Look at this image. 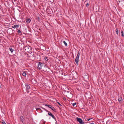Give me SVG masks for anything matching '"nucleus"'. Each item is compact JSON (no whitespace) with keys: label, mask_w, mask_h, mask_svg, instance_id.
<instances>
[{"label":"nucleus","mask_w":124,"mask_h":124,"mask_svg":"<svg viewBox=\"0 0 124 124\" xmlns=\"http://www.w3.org/2000/svg\"><path fill=\"white\" fill-rule=\"evenodd\" d=\"M31 48L28 45L24 47V52L25 53H29L31 51Z\"/></svg>","instance_id":"obj_1"},{"label":"nucleus","mask_w":124,"mask_h":124,"mask_svg":"<svg viewBox=\"0 0 124 124\" xmlns=\"http://www.w3.org/2000/svg\"><path fill=\"white\" fill-rule=\"evenodd\" d=\"M118 5L121 6L123 7L124 5V0H116Z\"/></svg>","instance_id":"obj_2"},{"label":"nucleus","mask_w":124,"mask_h":124,"mask_svg":"<svg viewBox=\"0 0 124 124\" xmlns=\"http://www.w3.org/2000/svg\"><path fill=\"white\" fill-rule=\"evenodd\" d=\"M25 86L26 89V91L27 93H28L29 92V91L30 89V87L29 84H26L25 83Z\"/></svg>","instance_id":"obj_3"},{"label":"nucleus","mask_w":124,"mask_h":124,"mask_svg":"<svg viewBox=\"0 0 124 124\" xmlns=\"http://www.w3.org/2000/svg\"><path fill=\"white\" fill-rule=\"evenodd\" d=\"M29 57L28 56V54L27 53H24V61H26L28 60L29 59Z\"/></svg>","instance_id":"obj_4"},{"label":"nucleus","mask_w":124,"mask_h":124,"mask_svg":"<svg viewBox=\"0 0 124 124\" xmlns=\"http://www.w3.org/2000/svg\"><path fill=\"white\" fill-rule=\"evenodd\" d=\"M66 94V96L69 99L72 98V94L71 93V92L70 93H65Z\"/></svg>","instance_id":"obj_5"},{"label":"nucleus","mask_w":124,"mask_h":124,"mask_svg":"<svg viewBox=\"0 0 124 124\" xmlns=\"http://www.w3.org/2000/svg\"><path fill=\"white\" fill-rule=\"evenodd\" d=\"M38 64L37 68L39 69L40 70L42 68V66L43 65V63L40 62H39Z\"/></svg>","instance_id":"obj_6"},{"label":"nucleus","mask_w":124,"mask_h":124,"mask_svg":"<svg viewBox=\"0 0 124 124\" xmlns=\"http://www.w3.org/2000/svg\"><path fill=\"white\" fill-rule=\"evenodd\" d=\"M28 78V75L24 71V79L25 78L27 81H28L29 80Z\"/></svg>","instance_id":"obj_7"},{"label":"nucleus","mask_w":124,"mask_h":124,"mask_svg":"<svg viewBox=\"0 0 124 124\" xmlns=\"http://www.w3.org/2000/svg\"><path fill=\"white\" fill-rule=\"evenodd\" d=\"M76 120L78 122H79V123L81 122H82V121H83L81 118H79L78 117L76 118Z\"/></svg>","instance_id":"obj_8"},{"label":"nucleus","mask_w":124,"mask_h":124,"mask_svg":"<svg viewBox=\"0 0 124 124\" xmlns=\"http://www.w3.org/2000/svg\"><path fill=\"white\" fill-rule=\"evenodd\" d=\"M48 114L49 115L51 116L54 119H55V117L53 115H52V113H51V112H49L48 113Z\"/></svg>","instance_id":"obj_9"},{"label":"nucleus","mask_w":124,"mask_h":124,"mask_svg":"<svg viewBox=\"0 0 124 124\" xmlns=\"http://www.w3.org/2000/svg\"><path fill=\"white\" fill-rule=\"evenodd\" d=\"M118 100L119 102L121 103H122L123 100L122 98L120 97H119L118 99Z\"/></svg>","instance_id":"obj_10"},{"label":"nucleus","mask_w":124,"mask_h":124,"mask_svg":"<svg viewBox=\"0 0 124 124\" xmlns=\"http://www.w3.org/2000/svg\"><path fill=\"white\" fill-rule=\"evenodd\" d=\"M79 59V58L76 57V59H75V61L77 65L78 64Z\"/></svg>","instance_id":"obj_11"},{"label":"nucleus","mask_w":124,"mask_h":124,"mask_svg":"<svg viewBox=\"0 0 124 124\" xmlns=\"http://www.w3.org/2000/svg\"><path fill=\"white\" fill-rule=\"evenodd\" d=\"M19 26V25L17 24H15L12 26V27L14 29L16 28H18Z\"/></svg>","instance_id":"obj_12"},{"label":"nucleus","mask_w":124,"mask_h":124,"mask_svg":"<svg viewBox=\"0 0 124 124\" xmlns=\"http://www.w3.org/2000/svg\"><path fill=\"white\" fill-rule=\"evenodd\" d=\"M50 108L51 109H52L54 111L56 110V109L55 108H54L51 105V106L50 107Z\"/></svg>","instance_id":"obj_13"},{"label":"nucleus","mask_w":124,"mask_h":124,"mask_svg":"<svg viewBox=\"0 0 124 124\" xmlns=\"http://www.w3.org/2000/svg\"><path fill=\"white\" fill-rule=\"evenodd\" d=\"M31 21V20H30V18H29V19H27V20L26 21V22L27 23H30Z\"/></svg>","instance_id":"obj_14"},{"label":"nucleus","mask_w":124,"mask_h":124,"mask_svg":"<svg viewBox=\"0 0 124 124\" xmlns=\"http://www.w3.org/2000/svg\"><path fill=\"white\" fill-rule=\"evenodd\" d=\"M80 53L79 51H78V54L77 56L76 57V58H79L80 55Z\"/></svg>","instance_id":"obj_15"},{"label":"nucleus","mask_w":124,"mask_h":124,"mask_svg":"<svg viewBox=\"0 0 124 124\" xmlns=\"http://www.w3.org/2000/svg\"><path fill=\"white\" fill-rule=\"evenodd\" d=\"M23 117L22 116H21L20 117V120L22 123L23 122Z\"/></svg>","instance_id":"obj_16"},{"label":"nucleus","mask_w":124,"mask_h":124,"mask_svg":"<svg viewBox=\"0 0 124 124\" xmlns=\"http://www.w3.org/2000/svg\"><path fill=\"white\" fill-rule=\"evenodd\" d=\"M9 49L10 51L11 52V53H12L13 52V51L14 50V49H12L11 48H9Z\"/></svg>","instance_id":"obj_17"},{"label":"nucleus","mask_w":124,"mask_h":124,"mask_svg":"<svg viewBox=\"0 0 124 124\" xmlns=\"http://www.w3.org/2000/svg\"><path fill=\"white\" fill-rule=\"evenodd\" d=\"M116 34H117V35H118V29H116Z\"/></svg>","instance_id":"obj_18"},{"label":"nucleus","mask_w":124,"mask_h":124,"mask_svg":"<svg viewBox=\"0 0 124 124\" xmlns=\"http://www.w3.org/2000/svg\"><path fill=\"white\" fill-rule=\"evenodd\" d=\"M63 42L64 44H65V46H67V43L65 41H63Z\"/></svg>","instance_id":"obj_19"},{"label":"nucleus","mask_w":124,"mask_h":124,"mask_svg":"<svg viewBox=\"0 0 124 124\" xmlns=\"http://www.w3.org/2000/svg\"><path fill=\"white\" fill-rule=\"evenodd\" d=\"M45 106H47L48 107H49V108H50V107L51 106V105H48L47 104H45Z\"/></svg>","instance_id":"obj_20"},{"label":"nucleus","mask_w":124,"mask_h":124,"mask_svg":"<svg viewBox=\"0 0 124 124\" xmlns=\"http://www.w3.org/2000/svg\"><path fill=\"white\" fill-rule=\"evenodd\" d=\"M121 36L122 37H124V35L123 31H121Z\"/></svg>","instance_id":"obj_21"},{"label":"nucleus","mask_w":124,"mask_h":124,"mask_svg":"<svg viewBox=\"0 0 124 124\" xmlns=\"http://www.w3.org/2000/svg\"><path fill=\"white\" fill-rule=\"evenodd\" d=\"M41 108H43V109L45 110V111H46L47 112H49V111H48L45 108H42V107H41Z\"/></svg>","instance_id":"obj_22"},{"label":"nucleus","mask_w":124,"mask_h":124,"mask_svg":"<svg viewBox=\"0 0 124 124\" xmlns=\"http://www.w3.org/2000/svg\"><path fill=\"white\" fill-rule=\"evenodd\" d=\"M44 59L45 60H46V61H47L48 60V58H47V57L46 56H45V57Z\"/></svg>","instance_id":"obj_23"},{"label":"nucleus","mask_w":124,"mask_h":124,"mask_svg":"<svg viewBox=\"0 0 124 124\" xmlns=\"http://www.w3.org/2000/svg\"><path fill=\"white\" fill-rule=\"evenodd\" d=\"M36 110L37 111H38L39 110H41V109L39 108H36Z\"/></svg>","instance_id":"obj_24"},{"label":"nucleus","mask_w":124,"mask_h":124,"mask_svg":"<svg viewBox=\"0 0 124 124\" xmlns=\"http://www.w3.org/2000/svg\"><path fill=\"white\" fill-rule=\"evenodd\" d=\"M1 123H2L3 124H6L5 122L3 120L2 121V122H1Z\"/></svg>","instance_id":"obj_25"},{"label":"nucleus","mask_w":124,"mask_h":124,"mask_svg":"<svg viewBox=\"0 0 124 124\" xmlns=\"http://www.w3.org/2000/svg\"><path fill=\"white\" fill-rule=\"evenodd\" d=\"M89 5V4H88V3H87L86 4V7H88Z\"/></svg>","instance_id":"obj_26"},{"label":"nucleus","mask_w":124,"mask_h":124,"mask_svg":"<svg viewBox=\"0 0 124 124\" xmlns=\"http://www.w3.org/2000/svg\"><path fill=\"white\" fill-rule=\"evenodd\" d=\"M65 93H70V92H71L69 91H65Z\"/></svg>","instance_id":"obj_27"},{"label":"nucleus","mask_w":124,"mask_h":124,"mask_svg":"<svg viewBox=\"0 0 124 124\" xmlns=\"http://www.w3.org/2000/svg\"><path fill=\"white\" fill-rule=\"evenodd\" d=\"M76 103H73L72 104V106L74 107L76 104Z\"/></svg>","instance_id":"obj_28"},{"label":"nucleus","mask_w":124,"mask_h":124,"mask_svg":"<svg viewBox=\"0 0 124 124\" xmlns=\"http://www.w3.org/2000/svg\"><path fill=\"white\" fill-rule=\"evenodd\" d=\"M84 122L83 121H82V122H81L79 123L80 124H84Z\"/></svg>","instance_id":"obj_29"},{"label":"nucleus","mask_w":124,"mask_h":124,"mask_svg":"<svg viewBox=\"0 0 124 124\" xmlns=\"http://www.w3.org/2000/svg\"><path fill=\"white\" fill-rule=\"evenodd\" d=\"M17 32L18 33H20L21 32V31H20V30H19Z\"/></svg>","instance_id":"obj_30"},{"label":"nucleus","mask_w":124,"mask_h":124,"mask_svg":"<svg viewBox=\"0 0 124 124\" xmlns=\"http://www.w3.org/2000/svg\"><path fill=\"white\" fill-rule=\"evenodd\" d=\"M90 119H89H89H87V121H89V120Z\"/></svg>","instance_id":"obj_31"},{"label":"nucleus","mask_w":124,"mask_h":124,"mask_svg":"<svg viewBox=\"0 0 124 124\" xmlns=\"http://www.w3.org/2000/svg\"><path fill=\"white\" fill-rule=\"evenodd\" d=\"M41 111L40 112V113H42V110L41 109L40 110Z\"/></svg>","instance_id":"obj_32"},{"label":"nucleus","mask_w":124,"mask_h":124,"mask_svg":"<svg viewBox=\"0 0 124 124\" xmlns=\"http://www.w3.org/2000/svg\"><path fill=\"white\" fill-rule=\"evenodd\" d=\"M58 103L60 105H61L59 103V102H58Z\"/></svg>","instance_id":"obj_33"},{"label":"nucleus","mask_w":124,"mask_h":124,"mask_svg":"<svg viewBox=\"0 0 124 124\" xmlns=\"http://www.w3.org/2000/svg\"><path fill=\"white\" fill-rule=\"evenodd\" d=\"M23 72L22 73V75H23Z\"/></svg>","instance_id":"obj_34"},{"label":"nucleus","mask_w":124,"mask_h":124,"mask_svg":"<svg viewBox=\"0 0 124 124\" xmlns=\"http://www.w3.org/2000/svg\"><path fill=\"white\" fill-rule=\"evenodd\" d=\"M74 58V56H73V58Z\"/></svg>","instance_id":"obj_35"}]
</instances>
